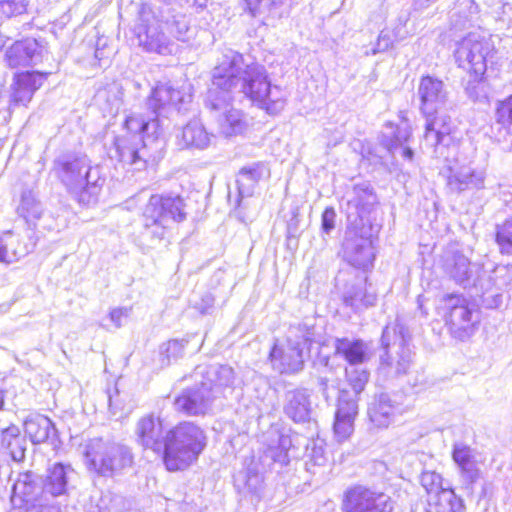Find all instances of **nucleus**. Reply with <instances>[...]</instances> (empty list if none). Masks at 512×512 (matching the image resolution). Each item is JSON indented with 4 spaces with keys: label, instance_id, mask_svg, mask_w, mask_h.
I'll return each mask as SVG.
<instances>
[{
    "label": "nucleus",
    "instance_id": "10",
    "mask_svg": "<svg viewBox=\"0 0 512 512\" xmlns=\"http://www.w3.org/2000/svg\"><path fill=\"white\" fill-rule=\"evenodd\" d=\"M455 41L457 48L454 55L459 67L477 75H484L487 63L495 52L491 41L477 32H469Z\"/></svg>",
    "mask_w": 512,
    "mask_h": 512
},
{
    "label": "nucleus",
    "instance_id": "27",
    "mask_svg": "<svg viewBox=\"0 0 512 512\" xmlns=\"http://www.w3.org/2000/svg\"><path fill=\"white\" fill-rule=\"evenodd\" d=\"M490 137L498 143L507 142L512 137V95L497 102Z\"/></svg>",
    "mask_w": 512,
    "mask_h": 512
},
{
    "label": "nucleus",
    "instance_id": "61",
    "mask_svg": "<svg viewBox=\"0 0 512 512\" xmlns=\"http://www.w3.org/2000/svg\"><path fill=\"white\" fill-rule=\"evenodd\" d=\"M398 149L401 150V155L403 158L409 161L413 160L414 152L410 147L403 145L402 147H398Z\"/></svg>",
    "mask_w": 512,
    "mask_h": 512
},
{
    "label": "nucleus",
    "instance_id": "47",
    "mask_svg": "<svg viewBox=\"0 0 512 512\" xmlns=\"http://www.w3.org/2000/svg\"><path fill=\"white\" fill-rule=\"evenodd\" d=\"M346 377L355 396H357L364 390L369 380V372L358 368L346 369Z\"/></svg>",
    "mask_w": 512,
    "mask_h": 512
},
{
    "label": "nucleus",
    "instance_id": "3",
    "mask_svg": "<svg viewBox=\"0 0 512 512\" xmlns=\"http://www.w3.org/2000/svg\"><path fill=\"white\" fill-rule=\"evenodd\" d=\"M206 447L204 431L192 422H182L166 432L163 462L169 471L188 468Z\"/></svg>",
    "mask_w": 512,
    "mask_h": 512
},
{
    "label": "nucleus",
    "instance_id": "33",
    "mask_svg": "<svg viewBox=\"0 0 512 512\" xmlns=\"http://www.w3.org/2000/svg\"><path fill=\"white\" fill-rule=\"evenodd\" d=\"M214 138L205 126L198 120L190 121L183 127L180 136V145L184 148L204 150L207 149Z\"/></svg>",
    "mask_w": 512,
    "mask_h": 512
},
{
    "label": "nucleus",
    "instance_id": "44",
    "mask_svg": "<svg viewBox=\"0 0 512 512\" xmlns=\"http://www.w3.org/2000/svg\"><path fill=\"white\" fill-rule=\"evenodd\" d=\"M469 73V79L465 84V92L473 101H480L486 98V89L484 75H477L473 72Z\"/></svg>",
    "mask_w": 512,
    "mask_h": 512
},
{
    "label": "nucleus",
    "instance_id": "60",
    "mask_svg": "<svg viewBox=\"0 0 512 512\" xmlns=\"http://www.w3.org/2000/svg\"><path fill=\"white\" fill-rule=\"evenodd\" d=\"M247 10L252 16H255L258 10V7L261 3V0H245Z\"/></svg>",
    "mask_w": 512,
    "mask_h": 512
},
{
    "label": "nucleus",
    "instance_id": "62",
    "mask_svg": "<svg viewBox=\"0 0 512 512\" xmlns=\"http://www.w3.org/2000/svg\"><path fill=\"white\" fill-rule=\"evenodd\" d=\"M319 385H320V389H321V392L322 394L325 396V398L327 399V395H326V392H327V387H328V380L326 378H320L319 379Z\"/></svg>",
    "mask_w": 512,
    "mask_h": 512
},
{
    "label": "nucleus",
    "instance_id": "12",
    "mask_svg": "<svg viewBox=\"0 0 512 512\" xmlns=\"http://www.w3.org/2000/svg\"><path fill=\"white\" fill-rule=\"evenodd\" d=\"M442 301L449 310L448 325L452 336L461 341L469 339L479 323L473 305L460 294H446Z\"/></svg>",
    "mask_w": 512,
    "mask_h": 512
},
{
    "label": "nucleus",
    "instance_id": "35",
    "mask_svg": "<svg viewBox=\"0 0 512 512\" xmlns=\"http://www.w3.org/2000/svg\"><path fill=\"white\" fill-rule=\"evenodd\" d=\"M478 6L473 0H458L450 15V31L462 32L473 26Z\"/></svg>",
    "mask_w": 512,
    "mask_h": 512
},
{
    "label": "nucleus",
    "instance_id": "53",
    "mask_svg": "<svg viewBox=\"0 0 512 512\" xmlns=\"http://www.w3.org/2000/svg\"><path fill=\"white\" fill-rule=\"evenodd\" d=\"M335 218L336 212L332 207H327L322 213L321 227L326 234H329L334 229Z\"/></svg>",
    "mask_w": 512,
    "mask_h": 512
},
{
    "label": "nucleus",
    "instance_id": "5",
    "mask_svg": "<svg viewBox=\"0 0 512 512\" xmlns=\"http://www.w3.org/2000/svg\"><path fill=\"white\" fill-rule=\"evenodd\" d=\"M163 145L164 141L157 137L148 142L139 134L120 135L114 138L108 155L135 170H142L161 156Z\"/></svg>",
    "mask_w": 512,
    "mask_h": 512
},
{
    "label": "nucleus",
    "instance_id": "36",
    "mask_svg": "<svg viewBox=\"0 0 512 512\" xmlns=\"http://www.w3.org/2000/svg\"><path fill=\"white\" fill-rule=\"evenodd\" d=\"M26 441L21 437L20 429L16 425L0 429V445L6 450L14 461H22L25 458Z\"/></svg>",
    "mask_w": 512,
    "mask_h": 512
},
{
    "label": "nucleus",
    "instance_id": "6",
    "mask_svg": "<svg viewBox=\"0 0 512 512\" xmlns=\"http://www.w3.org/2000/svg\"><path fill=\"white\" fill-rule=\"evenodd\" d=\"M381 345L384 354L380 356L379 373L386 377H397L408 372L412 364V350L400 325L383 329Z\"/></svg>",
    "mask_w": 512,
    "mask_h": 512
},
{
    "label": "nucleus",
    "instance_id": "13",
    "mask_svg": "<svg viewBox=\"0 0 512 512\" xmlns=\"http://www.w3.org/2000/svg\"><path fill=\"white\" fill-rule=\"evenodd\" d=\"M393 509L389 496L362 485L349 488L344 495V512H392Z\"/></svg>",
    "mask_w": 512,
    "mask_h": 512
},
{
    "label": "nucleus",
    "instance_id": "17",
    "mask_svg": "<svg viewBox=\"0 0 512 512\" xmlns=\"http://www.w3.org/2000/svg\"><path fill=\"white\" fill-rule=\"evenodd\" d=\"M136 440L144 449H150L157 455H163L166 445L162 421L154 415H146L139 419L135 429Z\"/></svg>",
    "mask_w": 512,
    "mask_h": 512
},
{
    "label": "nucleus",
    "instance_id": "14",
    "mask_svg": "<svg viewBox=\"0 0 512 512\" xmlns=\"http://www.w3.org/2000/svg\"><path fill=\"white\" fill-rule=\"evenodd\" d=\"M206 106L214 112L219 131L225 137L243 134L248 128L246 116L238 109L228 108V98L219 99L214 91L209 92Z\"/></svg>",
    "mask_w": 512,
    "mask_h": 512
},
{
    "label": "nucleus",
    "instance_id": "56",
    "mask_svg": "<svg viewBox=\"0 0 512 512\" xmlns=\"http://www.w3.org/2000/svg\"><path fill=\"white\" fill-rule=\"evenodd\" d=\"M391 46H392V39H391L389 33L383 30L380 32L378 39H377V43H376L375 47L372 49V55H375L380 52H385Z\"/></svg>",
    "mask_w": 512,
    "mask_h": 512
},
{
    "label": "nucleus",
    "instance_id": "55",
    "mask_svg": "<svg viewBox=\"0 0 512 512\" xmlns=\"http://www.w3.org/2000/svg\"><path fill=\"white\" fill-rule=\"evenodd\" d=\"M108 93L113 95L110 112L117 113L123 103V90L122 87L114 84L109 87Z\"/></svg>",
    "mask_w": 512,
    "mask_h": 512
},
{
    "label": "nucleus",
    "instance_id": "42",
    "mask_svg": "<svg viewBox=\"0 0 512 512\" xmlns=\"http://www.w3.org/2000/svg\"><path fill=\"white\" fill-rule=\"evenodd\" d=\"M353 198L349 201L353 203L358 210V217L364 218L362 213L369 210V207L375 203L376 197L373 193L372 188L367 183L355 185L353 188Z\"/></svg>",
    "mask_w": 512,
    "mask_h": 512
},
{
    "label": "nucleus",
    "instance_id": "8",
    "mask_svg": "<svg viewBox=\"0 0 512 512\" xmlns=\"http://www.w3.org/2000/svg\"><path fill=\"white\" fill-rule=\"evenodd\" d=\"M372 224L360 217L348 226L343 242V258L356 268L366 269L375 258Z\"/></svg>",
    "mask_w": 512,
    "mask_h": 512
},
{
    "label": "nucleus",
    "instance_id": "46",
    "mask_svg": "<svg viewBox=\"0 0 512 512\" xmlns=\"http://www.w3.org/2000/svg\"><path fill=\"white\" fill-rule=\"evenodd\" d=\"M278 438V446L272 447L270 446L267 450V456L273 459L274 462H279L281 464L288 463V449L291 446V439L287 435L279 434Z\"/></svg>",
    "mask_w": 512,
    "mask_h": 512
},
{
    "label": "nucleus",
    "instance_id": "16",
    "mask_svg": "<svg viewBox=\"0 0 512 512\" xmlns=\"http://www.w3.org/2000/svg\"><path fill=\"white\" fill-rule=\"evenodd\" d=\"M418 95L421 101L420 109L424 115L437 114L445 108L448 101L444 83L430 75L420 79Z\"/></svg>",
    "mask_w": 512,
    "mask_h": 512
},
{
    "label": "nucleus",
    "instance_id": "63",
    "mask_svg": "<svg viewBox=\"0 0 512 512\" xmlns=\"http://www.w3.org/2000/svg\"><path fill=\"white\" fill-rule=\"evenodd\" d=\"M108 404H109V408L112 412L113 415H116L117 414V410H118V407L116 405H114V402H113V397L111 394L108 395Z\"/></svg>",
    "mask_w": 512,
    "mask_h": 512
},
{
    "label": "nucleus",
    "instance_id": "50",
    "mask_svg": "<svg viewBox=\"0 0 512 512\" xmlns=\"http://www.w3.org/2000/svg\"><path fill=\"white\" fill-rule=\"evenodd\" d=\"M411 134V127L408 123H404L403 125L398 126L394 133V139L389 147V150L394 152L398 149V147L405 145L409 141Z\"/></svg>",
    "mask_w": 512,
    "mask_h": 512
},
{
    "label": "nucleus",
    "instance_id": "49",
    "mask_svg": "<svg viewBox=\"0 0 512 512\" xmlns=\"http://www.w3.org/2000/svg\"><path fill=\"white\" fill-rule=\"evenodd\" d=\"M25 0H0V14L11 17L26 11Z\"/></svg>",
    "mask_w": 512,
    "mask_h": 512
},
{
    "label": "nucleus",
    "instance_id": "9",
    "mask_svg": "<svg viewBox=\"0 0 512 512\" xmlns=\"http://www.w3.org/2000/svg\"><path fill=\"white\" fill-rule=\"evenodd\" d=\"M90 465L103 476H113L130 467L133 457L130 450L119 443L94 439L86 451Z\"/></svg>",
    "mask_w": 512,
    "mask_h": 512
},
{
    "label": "nucleus",
    "instance_id": "58",
    "mask_svg": "<svg viewBox=\"0 0 512 512\" xmlns=\"http://www.w3.org/2000/svg\"><path fill=\"white\" fill-rule=\"evenodd\" d=\"M172 26L176 29L174 32L175 38L183 41L185 39L186 33L188 32V26L186 22L177 20L173 22Z\"/></svg>",
    "mask_w": 512,
    "mask_h": 512
},
{
    "label": "nucleus",
    "instance_id": "15",
    "mask_svg": "<svg viewBox=\"0 0 512 512\" xmlns=\"http://www.w3.org/2000/svg\"><path fill=\"white\" fill-rule=\"evenodd\" d=\"M215 401L214 394L200 381L185 388L174 399L175 410L188 416L207 414Z\"/></svg>",
    "mask_w": 512,
    "mask_h": 512
},
{
    "label": "nucleus",
    "instance_id": "48",
    "mask_svg": "<svg viewBox=\"0 0 512 512\" xmlns=\"http://www.w3.org/2000/svg\"><path fill=\"white\" fill-rule=\"evenodd\" d=\"M421 485L429 494L436 493L437 496L444 489L441 475L434 471H426L421 474Z\"/></svg>",
    "mask_w": 512,
    "mask_h": 512
},
{
    "label": "nucleus",
    "instance_id": "25",
    "mask_svg": "<svg viewBox=\"0 0 512 512\" xmlns=\"http://www.w3.org/2000/svg\"><path fill=\"white\" fill-rule=\"evenodd\" d=\"M449 172L447 185L451 191L460 193L485 188L486 173L484 170L462 166L457 169L449 168Z\"/></svg>",
    "mask_w": 512,
    "mask_h": 512
},
{
    "label": "nucleus",
    "instance_id": "41",
    "mask_svg": "<svg viewBox=\"0 0 512 512\" xmlns=\"http://www.w3.org/2000/svg\"><path fill=\"white\" fill-rule=\"evenodd\" d=\"M42 212V204L36 199L34 193L30 190L24 191L17 207L18 215L25 219L27 223H33L40 219Z\"/></svg>",
    "mask_w": 512,
    "mask_h": 512
},
{
    "label": "nucleus",
    "instance_id": "64",
    "mask_svg": "<svg viewBox=\"0 0 512 512\" xmlns=\"http://www.w3.org/2000/svg\"><path fill=\"white\" fill-rule=\"evenodd\" d=\"M3 404H4V396H3L2 390L0 389V409L2 408Z\"/></svg>",
    "mask_w": 512,
    "mask_h": 512
},
{
    "label": "nucleus",
    "instance_id": "57",
    "mask_svg": "<svg viewBox=\"0 0 512 512\" xmlns=\"http://www.w3.org/2000/svg\"><path fill=\"white\" fill-rule=\"evenodd\" d=\"M27 253V251H20V252H9L7 249V244H4L2 240H0V261L11 263L20 257L24 256Z\"/></svg>",
    "mask_w": 512,
    "mask_h": 512
},
{
    "label": "nucleus",
    "instance_id": "22",
    "mask_svg": "<svg viewBox=\"0 0 512 512\" xmlns=\"http://www.w3.org/2000/svg\"><path fill=\"white\" fill-rule=\"evenodd\" d=\"M444 273L456 284L466 288L473 282L471 262L462 252L448 249L442 258Z\"/></svg>",
    "mask_w": 512,
    "mask_h": 512
},
{
    "label": "nucleus",
    "instance_id": "24",
    "mask_svg": "<svg viewBox=\"0 0 512 512\" xmlns=\"http://www.w3.org/2000/svg\"><path fill=\"white\" fill-rule=\"evenodd\" d=\"M426 118L424 141L430 146H448L451 141L452 121L443 110L434 115H424Z\"/></svg>",
    "mask_w": 512,
    "mask_h": 512
},
{
    "label": "nucleus",
    "instance_id": "28",
    "mask_svg": "<svg viewBox=\"0 0 512 512\" xmlns=\"http://www.w3.org/2000/svg\"><path fill=\"white\" fill-rule=\"evenodd\" d=\"M74 474L75 471L71 465L55 463L47 470L46 478L43 481L45 494L53 497L65 495Z\"/></svg>",
    "mask_w": 512,
    "mask_h": 512
},
{
    "label": "nucleus",
    "instance_id": "29",
    "mask_svg": "<svg viewBox=\"0 0 512 512\" xmlns=\"http://www.w3.org/2000/svg\"><path fill=\"white\" fill-rule=\"evenodd\" d=\"M398 405L387 393L375 395L368 407L370 421L378 428H387L395 419Z\"/></svg>",
    "mask_w": 512,
    "mask_h": 512
},
{
    "label": "nucleus",
    "instance_id": "37",
    "mask_svg": "<svg viewBox=\"0 0 512 512\" xmlns=\"http://www.w3.org/2000/svg\"><path fill=\"white\" fill-rule=\"evenodd\" d=\"M124 126L126 129L124 135L139 134L148 142H151L155 137L160 138L161 125L159 119L153 118L146 121L140 115H130L126 118Z\"/></svg>",
    "mask_w": 512,
    "mask_h": 512
},
{
    "label": "nucleus",
    "instance_id": "31",
    "mask_svg": "<svg viewBox=\"0 0 512 512\" xmlns=\"http://www.w3.org/2000/svg\"><path fill=\"white\" fill-rule=\"evenodd\" d=\"M334 348L335 354L344 358L352 366L370 359L369 346L361 339L336 338Z\"/></svg>",
    "mask_w": 512,
    "mask_h": 512
},
{
    "label": "nucleus",
    "instance_id": "7",
    "mask_svg": "<svg viewBox=\"0 0 512 512\" xmlns=\"http://www.w3.org/2000/svg\"><path fill=\"white\" fill-rule=\"evenodd\" d=\"M183 199L179 196L152 195L143 211L144 227L157 239H162L170 222L186 218Z\"/></svg>",
    "mask_w": 512,
    "mask_h": 512
},
{
    "label": "nucleus",
    "instance_id": "23",
    "mask_svg": "<svg viewBox=\"0 0 512 512\" xmlns=\"http://www.w3.org/2000/svg\"><path fill=\"white\" fill-rule=\"evenodd\" d=\"M42 52L43 47L36 39L16 41L6 51V62L11 68L34 65L41 60Z\"/></svg>",
    "mask_w": 512,
    "mask_h": 512
},
{
    "label": "nucleus",
    "instance_id": "45",
    "mask_svg": "<svg viewBox=\"0 0 512 512\" xmlns=\"http://www.w3.org/2000/svg\"><path fill=\"white\" fill-rule=\"evenodd\" d=\"M308 461L306 462L307 470L311 473H316V467H324L328 462V457L325 452L322 441H315L308 454Z\"/></svg>",
    "mask_w": 512,
    "mask_h": 512
},
{
    "label": "nucleus",
    "instance_id": "40",
    "mask_svg": "<svg viewBox=\"0 0 512 512\" xmlns=\"http://www.w3.org/2000/svg\"><path fill=\"white\" fill-rule=\"evenodd\" d=\"M463 500L452 489H442L438 494V502L429 503L427 512H464Z\"/></svg>",
    "mask_w": 512,
    "mask_h": 512
},
{
    "label": "nucleus",
    "instance_id": "21",
    "mask_svg": "<svg viewBox=\"0 0 512 512\" xmlns=\"http://www.w3.org/2000/svg\"><path fill=\"white\" fill-rule=\"evenodd\" d=\"M311 392L304 387L287 389L283 396V413L295 423L310 419Z\"/></svg>",
    "mask_w": 512,
    "mask_h": 512
},
{
    "label": "nucleus",
    "instance_id": "11",
    "mask_svg": "<svg viewBox=\"0 0 512 512\" xmlns=\"http://www.w3.org/2000/svg\"><path fill=\"white\" fill-rule=\"evenodd\" d=\"M168 24L160 21L150 7L144 5L140 11V23L135 28L138 45L146 52L170 55L175 43L165 34Z\"/></svg>",
    "mask_w": 512,
    "mask_h": 512
},
{
    "label": "nucleus",
    "instance_id": "54",
    "mask_svg": "<svg viewBox=\"0 0 512 512\" xmlns=\"http://www.w3.org/2000/svg\"><path fill=\"white\" fill-rule=\"evenodd\" d=\"M192 95L183 90H176L173 88V95L171 99V107H174L178 111L181 110L182 106L191 102Z\"/></svg>",
    "mask_w": 512,
    "mask_h": 512
},
{
    "label": "nucleus",
    "instance_id": "2",
    "mask_svg": "<svg viewBox=\"0 0 512 512\" xmlns=\"http://www.w3.org/2000/svg\"><path fill=\"white\" fill-rule=\"evenodd\" d=\"M54 170L68 192L82 205L95 203L104 184L100 168L85 155L64 154L54 161Z\"/></svg>",
    "mask_w": 512,
    "mask_h": 512
},
{
    "label": "nucleus",
    "instance_id": "20",
    "mask_svg": "<svg viewBox=\"0 0 512 512\" xmlns=\"http://www.w3.org/2000/svg\"><path fill=\"white\" fill-rule=\"evenodd\" d=\"M195 375H201V382L214 394L217 399L224 396L226 389H232L235 382V372L228 365H211L197 367Z\"/></svg>",
    "mask_w": 512,
    "mask_h": 512
},
{
    "label": "nucleus",
    "instance_id": "51",
    "mask_svg": "<svg viewBox=\"0 0 512 512\" xmlns=\"http://www.w3.org/2000/svg\"><path fill=\"white\" fill-rule=\"evenodd\" d=\"M185 343L186 342L183 340H170L163 346L164 349L162 353L165 354L168 363L171 359H177L182 356Z\"/></svg>",
    "mask_w": 512,
    "mask_h": 512
},
{
    "label": "nucleus",
    "instance_id": "19",
    "mask_svg": "<svg viewBox=\"0 0 512 512\" xmlns=\"http://www.w3.org/2000/svg\"><path fill=\"white\" fill-rule=\"evenodd\" d=\"M43 482H40L37 475L32 472L19 474L12 487L11 500L14 504L26 506L44 505L42 498L45 496Z\"/></svg>",
    "mask_w": 512,
    "mask_h": 512
},
{
    "label": "nucleus",
    "instance_id": "52",
    "mask_svg": "<svg viewBox=\"0 0 512 512\" xmlns=\"http://www.w3.org/2000/svg\"><path fill=\"white\" fill-rule=\"evenodd\" d=\"M215 302L214 296L210 292H205L201 295L198 301H195L193 306L201 314H207L213 308Z\"/></svg>",
    "mask_w": 512,
    "mask_h": 512
},
{
    "label": "nucleus",
    "instance_id": "38",
    "mask_svg": "<svg viewBox=\"0 0 512 512\" xmlns=\"http://www.w3.org/2000/svg\"><path fill=\"white\" fill-rule=\"evenodd\" d=\"M266 171L263 163H254L251 166L243 167L237 176L236 183L241 198L251 196L254 188Z\"/></svg>",
    "mask_w": 512,
    "mask_h": 512
},
{
    "label": "nucleus",
    "instance_id": "4",
    "mask_svg": "<svg viewBox=\"0 0 512 512\" xmlns=\"http://www.w3.org/2000/svg\"><path fill=\"white\" fill-rule=\"evenodd\" d=\"M313 327L303 323L291 326L285 344H274L269 359L273 369L280 374H296L304 368V349L313 340Z\"/></svg>",
    "mask_w": 512,
    "mask_h": 512
},
{
    "label": "nucleus",
    "instance_id": "30",
    "mask_svg": "<svg viewBox=\"0 0 512 512\" xmlns=\"http://www.w3.org/2000/svg\"><path fill=\"white\" fill-rule=\"evenodd\" d=\"M46 75L35 71L17 74L13 84L12 101L21 105L30 102L34 92L42 85Z\"/></svg>",
    "mask_w": 512,
    "mask_h": 512
},
{
    "label": "nucleus",
    "instance_id": "43",
    "mask_svg": "<svg viewBox=\"0 0 512 512\" xmlns=\"http://www.w3.org/2000/svg\"><path fill=\"white\" fill-rule=\"evenodd\" d=\"M495 242L502 255L512 257V215L496 224Z\"/></svg>",
    "mask_w": 512,
    "mask_h": 512
},
{
    "label": "nucleus",
    "instance_id": "59",
    "mask_svg": "<svg viewBox=\"0 0 512 512\" xmlns=\"http://www.w3.org/2000/svg\"><path fill=\"white\" fill-rule=\"evenodd\" d=\"M127 316H128V310L127 309L116 308V309H113L110 312V319L116 325V327H120L121 326V319L123 317H127Z\"/></svg>",
    "mask_w": 512,
    "mask_h": 512
},
{
    "label": "nucleus",
    "instance_id": "32",
    "mask_svg": "<svg viewBox=\"0 0 512 512\" xmlns=\"http://www.w3.org/2000/svg\"><path fill=\"white\" fill-rule=\"evenodd\" d=\"M452 458L460 468L461 477L466 488L472 489V485L480 477V471L472 461V449L464 443H455L453 445Z\"/></svg>",
    "mask_w": 512,
    "mask_h": 512
},
{
    "label": "nucleus",
    "instance_id": "39",
    "mask_svg": "<svg viewBox=\"0 0 512 512\" xmlns=\"http://www.w3.org/2000/svg\"><path fill=\"white\" fill-rule=\"evenodd\" d=\"M173 87L169 84H159L147 99V106L153 112L154 118L164 115L171 108Z\"/></svg>",
    "mask_w": 512,
    "mask_h": 512
},
{
    "label": "nucleus",
    "instance_id": "34",
    "mask_svg": "<svg viewBox=\"0 0 512 512\" xmlns=\"http://www.w3.org/2000/svg\"><path fill=\"white\" fill-rule=\"evenodd\" d=\"M24 431L33 444L44 443L56 435L52 421L40 414L31 415L25 420Z\"/></svg>",
    "mask_w": 512,
    "mask_h": 512
},
{
    "label": "nucleus",
    "instance_id": "26",
    "mask_svg": "<svg viewBox=\"0 0 512 512\" xmlns=\"http://www.w3.org/2000/svg\"><path fill=\"white\" fill-rule=\"evenodd\" d=\"M342 300L345 306L350 307L354 312H358L374 306L377 295L367 287L366 278H357L355 282L346 285Z\"/></svg>",
    "mask_w": 512,
    "mask_h": 512
},
{
    "label": "nucleus",
    "instance_id": "18",
    "mask_svg": "<svg viewBox=\"0 0 512 512\" xmlns=\"http://www.w3.org/2000/svg\"><path fill=\"white\" fill-rule=\"evenodd\" d=\"M357 414L358 404L355 396L351 395L349 391H340L333 426L334 435L338 442H343L351 436Z\"/></svg>",
    "mask_w": 512,
    "mask_h": 512
},
{
    "label": "nucleus",
    "instance_id": "1",
    "mask_svg": "<svg viewBox=\"0 0 512 512\" xmlns=\"http://www.w3.org/2000/svg\"><path fill=\"white\" fill-rule=\"evenodd\" d=\"M212 83L223 93L244 94L269 114H277L285 106L283 91L271 86L265 67L247 62L242 54L231 49L223 52L213 69Z\"/></svg>",
    "mask_w": 512,
    "mask_h": 512
}]
</instances>
